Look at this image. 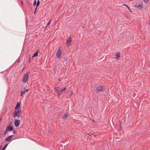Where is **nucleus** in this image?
Listing matches in <instances>:
<instances>
[{
	"instance_id": "obj_1",
	"label": "nucleus",
	"mask_w": 150,
	"mask_h": 150,
	"mask_svg": "<svg viewBox=\"0 0 150 150\" xmlns=\"http://www.w3.org/2000/svg\"><path fill=\"white\" fill-rule=\"evenodd\" d=\"M22 114V110L21 109L16 110L13 115V117L14 118L16 117H20Z\"/></svg>"
},
{
	"instance_id": "obj_2",
	"label": "nucleus",
	"mask_w": 150,
	"mask_h": 150,
	"mask_svg": "<svg viewBox=\"0 0 150 150\" xmlns=\"http://www.w3.org/2000/svg\"><path fill=\"white\" fill-rule=\"evenodd\" d=\"M30 73L29 71H27L26 74H25L23 76L22 80V82L23 83H25L27 82L28 80L29 75Z\"/></svg>"
},
{
	"instance_id": "obj_3",
	"label": "nucleus",
	"mask_w": 150,
	"mask_h": 150,
	"mask_svg": "<svg viewBox=\"0 0 150 150\" xmlns=\"http://www.w3.org/2000/svg\"><path fill=\"white\" fill-rule=\"evenodd\" d=\"M105 91V88L104 87L102 86H99L96 88V93H98L100 92H103Z\"/></svg>"
},
{
	"instance_id": "obj_4",
	"label": "nucleus",
	"mask_w": 150,
	"mask_h": 150,
	"mask_svg": "<svg viewBox=\"0 0 150 150\" xmlns=\"http://www.w3.org/2000/svg\"><path fill=\"white\" fill-rule=\"evenodd\" d=\"M61 54V51L59 49V48L56 54V56L57 58L59 59H60Z\"/></svg>"
},
{
	"instance_id": "obj_5",
	"label": "nucleus",
	"mask_w": 150,
	"mask_h": 150,
	"mask_svg": "<svg viewBox=\"0 0 150 150\" xmlns=\"http://www.w3.org/2000/svg\"><path fill=\"white\" fill-rule=\"evenodd\" d=\"M72 40L71 37V36H69V38L68 39L66 42L67 46V47H69L70 46V44Z\"/></svg>"
},
{
	"instance_id": "obj_6",
	"label": "nucleus",
	"mask_w": 150,
	"mask_h": 150,
	"mask_svg": "<svg viewBox=\"0 0 150 150\" xmlns=\"http://www.w3.org/2000/svg\"><path fill=\"white\" fill-rule=\"evenodd\" d=\"M20 121L19 120L15 119V120L14 125L16 127H18L20 124Z\"/></svg>"
},
{
	"instance_id": "obj_7",
	"label": "nucleus",
	"mask_w": 150,
	"mask_h": 150,
	"mask_svg": "<svg viewBox=\"0 0 150 150\" xmlns=\"http://www.w3.org/2000/svg\"><path fill=\"white\" fill-rule=\"evenodd\" d=\"M134 6L136 8H139L140 9H142L143 7V5L142 4H139L138 5L137 4H135Z\"/></svg>"
},
{
	"instance_id": "obj_8",
	"label": "nucleus",
	"mask_w": 150,
	"mask_h": 150,
	"mask_svg": "<svg viewBox=\"0 0 150 150\" xmlns=\"http://www.w3.org/2000/svg\"><path fill=\"white\" fill-rule=\"evenodd\" d=\"M13 127L10 125L8 126L6 128V129L8 131H12L13 129Z\"/></svg>"
},
{
	"instance_id": "obj_9",
	"label": "nucleus",
	"mask_w": 150,
	"mask_h": 150,
	"mask_svg": "<svg viewBox=\"0 0 150 150\" xmlns=\"http://www.w3.org/2000/svg\"><path fill=\"white\" fill-rule=\"evenodd\" d=\"M13 136V135H11L8 137H7L5 140L6 142H8L10 141L11 139L12 138Z\"/></svg>"
},
{
	"instance_id": "obj_10",
	"label": "nucleus",
	"mask_w": 150,
	"mask_h": 150,
	"mask_svg": "<svg viewBox=\"0 0 150 150\" xmlns=\"http://www.w3.org/2000/svg\"><path fill=\"white\" fill-rule=\"evenodd\" d=\"M21 103H20L18 102L16 105L15 107V109L16 110L21 109Z\"/></svg>"
},
{
	"instance_id": "obj_11",
	"label": "nucleus",
	"mask_w": 150,
	"mask_h": 150,
	"mask_svg": "<svg viewBox=\"0 0 150 150\" xmlns=\"http://www.w3.org/2000/svg\"><path fill=\"white\" fill-rule=\"evenodd\" d=\"M28 91V89H26V88H25L24 89L23 91H22H22L21 92V94L20 95V96H22L23 94H24L25 93V92Z\"/></svg>"
},
{
	"instance_id": "obj_12",
	"label": "nucleus",
	"mask_w": 150,
	"mask_h": 150,
	"mask_svg": "<svg viewBox=\"0 0 150 150\" xmlns=\"http://www.w3.org/2000/svg\"><path fill=\"white\" fill-rule=\"evenodd\" d=\"M58 88L59 87L56 86L54 88V90L57 92V93H59L61 92V90L58 89Z\"/></svg>"
},
{
	"instance_id": "obj_13",
	"label": "nucleus",
	"mask_w": 150,
	"mask_h": 150,
	"mask_svg": "<svg viewBox=\"0 0 150 150\" xmlns=\"http://www.w3.org/2000/svg\"><path fill=\"white\" fill-rule=\"evenodd\" d=\"M68 112L65 113L62 117V118L64 119L68 117Z\"/></svg>"
},
{
	"instance_id": "obj_14",
	"label": "nucleus",
	"mask_w": 150,
	"mask_h": 150,
	"mask_svg": "<svg viewBox=\"0 0 150 150\" xmlns=\"http://www.w3.org/2000/svg\"><path fill=\"white\" fill-rule=\"evenodd\" d=\"M39 50H38L37 52L34 53L33 55L32 56V57L33 58L34 57H37L38 56V52Z\"/></svg>"
},
{
	"instance_id": "obj_15",
	"label": "nucleus",
	"mask_w": 150,
	"mask_h": 150,
	"mask_svg": "<svg viewBox=\"0 0 150 150\" xmlns=\"http://www.w3.org/2000/svg\"><path fill=\"white\" fill-rule=\"evenodd\" d=\"M116 58H119L120 57V53L119 52H117L116 54Z\"/></svg>"
},
{
	"instance_id": "obj_16",
	"label": "nucleus",
	"mask_w": 150,
	"mask_h": 150,
	"mask_svg": "<svg viewBox=\"0 0 150 150\" xmlns=\"http://www.w3.org/2000/svg\"><path fill=\"white\" fill-rule=\"evenodd\" d=\"M8 145V144H6L3 148L2 150H5L6 147Z\"/></svg>"
},
{
	"instance_id": "obj_17",
	"label": "nucleus",
	"mask_w": 150,
	"mask_h": 150,
	"mask_svg": "<svg viewBox=\"0 0 150 150\" xmlns=\"http://www.w3.org/2000/svg\"><path fill=\"white\" fill-rule=\"evenodd\" d=\"M40 1L39 0H38L37 1V3L36 8H37V7L39 6V4H40Z\"/></svg>"
},
{
	"instance_id": "obj_18",
	"label": "nucleus",
	"mask_w": 150,
	"mask_h": 150,
	"mask_svg": "<svg viewBox=\"0 0 150 150\" xmlns=\"http://www.w3.org/2000/svg\"><path fill=\"white\" fill-rule=\"evenodd\" d=\"M119 123H120V130H122V127L121 126V122L120 121H119Z\"/></svg>"
},
{
	"instance_id": "obj_19",
	"label": "nucleus",
	"mask_w": 150,
	"mask_h": 150,
	"mask_svg": "<svg viewBox=\"0 0 150 150\" xmlns=\"http://www.w3.org/2000/svg\"><path fill=\"white\" fill-rule=\"evenodd\" d=\"M67 89L66 87H65L63 89L61 90V92H64L65 91L66 89Z\"/></svg>"
},
{
	"instance_id": "obj_20",
	"label": "nucleus",
	"mask_w": 150,
	"mask_h": 150,
	"mask_svg": "<svg viewBox=\"0 0 150 150\" xmlns=\"http://www.w3.org/2000/svg\"><path fill=\"white\" fill-rule=\"evenodd\" d=\"M36 0H35L33 3V5L35 6L36 4Z\"/></svg>"
},
{
	"instance_id": "obj_21",
	"label": "nucleus",
	"mask_w": 150,
	"mask_h": 150,
	"mask_svg": "<svg viewBox=\"0 0 150 150\" xmlns=\"http://www.w3.org/2000/svg\"><path fill=\"white\" fill-rule=\"evenodd\" d=\"M8 131L6 129L4 133V135H6Z\"/></svg>"
},
{
	"instance_id": "obj_22",
	"label": "nucleus",
	"mask_w": 150,
	"mask_h": 150,
	"mask_svg": "<svg viewBox=\"0 0 150 150\" xmlns=\"http://www.w3.org/2000/svg\"><path fill=\"white\" fill-rule=\"evenodd\" d=\"M123 6H126V7H127V8H129V6L127 5V4H123Z\"/></svg>"
},
{
	"instance_id": "obj_23",
	"label": "nucleus",
	"mask_w": 150,
	"mask_h": 150,
	"mask_svg": "<svg viewBox=\"0 0 150 150\" xmlns=\"http://www.w3.org/2000/svg\"><path fill=\"white\" fill-rule=\"evenodd\" d=\"M51 20H50L49 22L48 23L47 25V26L49 25L50 24V22H51Z\"/></svg>"
},
{
	"instance_id": "obj_24",
	"label": "nucleus",
	"mask_w": 150,
	"mask_h": 150,
	"mask_svg": "<svg viewBox=\"0 0 150 150\" xmlns=\"http://www.w3.org/2000/svg\"><path fill=\"white\" fill-rule=\"evenodd\" d=\"M31 58L30 55L29 56V62L30 63V62Z\"/></svg>"
},
{
	"instance_id": "obj_25",
	"label": "nucleus",
	"mask_w": 150,
	"mask_h": 150,
	"mask_svg": "<svg viewBox=\"0 0 150 150\" xmlns=\"http://www.w3.org/2000/svg\"><path fill=\"white\" fill-rule=\"evenodd\" d=\"M16 131L15 130H13V133L14 134H16Z\"/></svg>"
},
{
	"instance_id": "obj_26",
	"label": "nucleus",
	"mask_w": 150,
	"mask_h": 150,
	"mask_svg": "<svg viewBox=\"0 0 150 150\" xmlns=\"http://www.w3.org/2000/svg\"><path fill=\"white\" fill-rule=\"evenodd\" d=\"M149 0H144V1L145 3H147L148 1Z\"/></svg>"
},
{
	"instance_id": "obj_27",
	"label": "nucleus",
	"mask_w": 150,
	"mask_h": 150,
	"mask_svg": "<svg viewBox=\"0 0 150 150\" xmlns=\"http://www.w3.org/2000/svg\"><path fill=\"white\" fill-rule=\"evenodd\" d=\"M21 5H22V6H23V1H22V0H21Z\"/></svg>"
},
{
	"instance_id": "obj_28",
	"label": "nucleus",
	"mask_w": 150,
	"mask_h": 150,
	"mask_svg": "<svg viewBox=\"0 0 150 150\" xmlns=\"http://www.w3.org/2000/svg\"><path fill=\"white\" fill-rule=\"evenodd\" d=\"M64 60H65V61H67V57H64Z\"/></svg>"
},
{
	"instance_id": "obj_29",
	"label": "nucleus",
	"mask_w": 150,
	"mask_h": 150,
	"mask_svg": "<svg viewBox=\"0 0 150 150\" xmlns=\"http://www.w3.org/2000/svg\"><path fill=\"white\" fill-rule=\"evenodd\" d=\"M129 10L131 12H132V11L130 9V8H129H129H128Z\"/></svg>"
},
{
	"instance_id": "obj_30",
	"label": "nucleus",
	"mask_w": 150,
	"mask_h": 150,
	"mask_svg": "<svg viewBox=\"0 0 150 150\" xmlns=\"http://www.w3.org/2000/svg\"><path fill=\"white\" fill-rule=\"evenodd\" d=\"M58 94V97H59V96H60V93H57Z\"/></svg>"
},
{
	"instance_id": "obj_31",
	"label": "nucleus",
	"mask_w": 150,
	"mask_h": 150,
	"mask_svg": "<svg viewBox=\"0 0 150 150\" xmlns=\"http://www.w3.org/2000/svg\"><path fill=\"white\" fill-rule=\"evenodd\" d=\"M2 147V146H0V149H1V148Z\"/></svg>"
},
{
	"instance_id": "obj_32",
	"label": "nucleus",
	"mask_w": 150,
	"mask_h": 150,
	"mask_svg": "<svg viewBox=\"0 0 150 150\" xmlns=\"http://www.w3.org/2000/svg\"><path fill=\"white\" fill-rule=\"evenodd\" d=\"M36 8H36V9H35V12L34 13V14H35V11H36Z\"/></svg>"
},
{
	"instance_id": "obj_33",
	"label": "nucleus",
	"mask_w": 150,
	"mask_h": 150,
	"mask_svg": "<svg viewBox=\"0 0 150 150\" xmlns=\"http://www.w3.org/2000/svg\"><path fill=\"white\" fill-rule=\"evenodd\" d=\"M24 68H25V67H24L23 68V70H24Z\"/></svg>"
},
{
	"instance_id": "obj_34",
	"label": "nucleus",
	"mask_w": 150,
	"mask_h": 150,
	"mask_svg": "<svg viewBox=\"0 0 150 150\" xmlns=\"http://www.w3.org/2000/svg\"><path fill=\"white\" fill-rule=\"evenodd\" d=\"M149 25H150V22L148 23Z\"/></svg>"
},
{
	"instance_id": "obj_35",
	"label": "nucleus",
	"mask_w": 150,
	"mask_h": 150,
	"mask_svg": "<svg viewBox=\"0 0 150 150\" xmlns=\"http://www.w3.org/2000/svg\"><path fill=\"white\" fill-rule=\"evenodd\" d=\"M59 81H60V79H59Z\"/></svg>"
},
{
	"instance_id": "obj_36",
	"label": "nucleus",
	"mask_w": 150,
	"mask_h": 150,
	"mask_svg": "<svg viewBox=\"0 0 150 150\" xmlns=\"http://www.w3.org/2000/svg\"><path fill=\"white\" fill-rule=\"evenodd\" d=\"M0 150H1L0 149Z\"/></svg>"
}]
</instances>
